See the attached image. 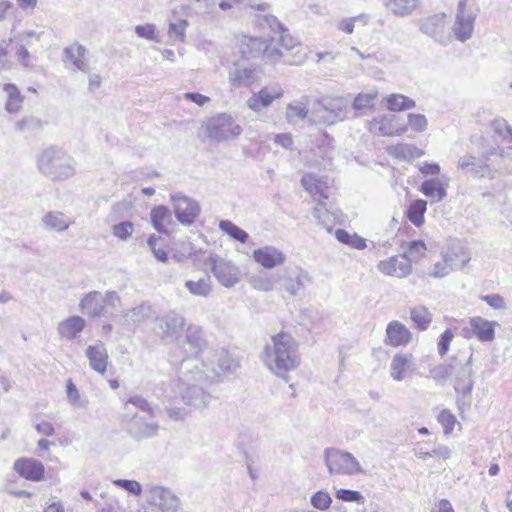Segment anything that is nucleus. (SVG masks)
Returning <instances> with one entry per match:
<instances>
[{"label": "nucleus", "instance_id": "1", "mask_svg": "<svg viewBox=\"0 0 512 512\" xmlns=\"http://www.w3.org/2000/svg\"><path fill=\"white\" fill-rule=\"evenodd\" d=\"M204 363L196 358H184L179 367L178 392L182 402L192 410L206 408L212 396L206 386L211 383L204 371Z\"/></svg>", "mask_w": 512, "mask_h": 512}, {"label": "nucleus", "instance_id": "2", "mask_svg": "<svg viewBox=\"0 0 512 512\" xmlns=\"http://www.w3.org/2000/svg\"><path fill=\"white\" fill-rule=\"evenodd\" d=\"M260 359L271 373L287 382L289 373L301 364L299 345L290 334L280 332L265 345Z\"/></svg>", "mask_w": 512, "mask_h": 512}, {"label": "nucleus", "instance_id": "3", "mask_svg": "<svg viewBox=\"0 0 512 512\" xmlns=\"http://www.w3.org/2000/svg\"><path fill=\"white\" fill-rule=\"evenodd\" d=\"M472 359L473 352L470 349L459 351L453 355L454 368L452 378L460 405L469 406L471 403L470 396L474 386Z\"/></svg>", "mask_w": 512, "mask_h": 512}, {"label": "nucleus", "instance_id": "4", "mask_svg": "<svg viewBox=\"0 0 512 512\" xmlns=\"http://www.w3.org/2000/svg\"><path fill=\"white\" fill-rule=\"evenodd\" d=\"M76 162L65 151L49 147L38 157V168L44 175L54 180L68 179L76 173Z\"/></svg>", "mask_w": 512, "mask_h": 512}, {"label": "nucleus", "instance_id": "5", "mask_svg": "<svg viewBox=\"0 0 512 512\" xmlns=\"http://www.w3.org/2000/svg\"><path fill=\"white\" fill-rule=\"evenodd\" d=\"M350 111L349 101L344 97H325L317 101L312 110L315 121L332 125L343 121Z\"/></svg>", "mask_w": 512, "mask_h": 512}, {"label": "nucleus", "instance_id": "6", "mask_svg": "<svg viewBox=\"0 0 512 512\" xmlns=\"http://www.w3.org/2000/svg\"><path fill=\"white\" fill-rule=\"evenodd\" d=\"M324 461L331 475L362 472L359 461L351 453L339 449L327 448L324 451Z\"/></svg>", "mask_w": 512, "mask_h": 512}, {"label": "nucleus", "instance_id": "7", "mask_svg": "<svg viewBox=\"0 0 512 512\" xmlns=\"http://www.w3.org/2000/svg\"><path fill=\"white\" fill-rule=\"evenodd\" d=\"M208 137L216 142L228 141L236 138L242 132V128L234 119L226 113L211 117L206 124Z\"/></svg>", "mask_w": 512, "mask_h": 512}, {"label": "nucleus", "instance_id": "8", "mask_svg": "<svg viewBox=\"0 0 512 512\" xmlns=\"http://www.w3.org/2000/svg\"><path fill=\"white\" fill-rule=\"evenodd\" d=\"M497 154V149H491L482 155L480 159L472 155H464L459 158L457 167L466 170L474 176L494 179L498 168L490 163V157Z\"/></svg>", "mask_w": 512, "mask_h": 512}, {"label": "nucleus", "instance_id": "9", "mask_svg": "<svg viewBox=\"0 0 512 512\" xmlns=\"http://www.w3.org/2000/svg\"><path fill=\"white\" fill-rule=\"evenodd\" d=\"M476 17L477 13L473 8L468 7L467 0H459L452 27L453 34L458 41L465 42L472 37Z\"/></svg>", "mask_w": 512, "mask_h": 512}, {"label": "nucleus", "instance_id": "10", "mask_svg": "<svg viewBox=\"0 0 512 512\" xmlns=\"http://www.w3.org/2000/svg\"><path fill=\"white\" fill-rule=\"evenodd\" d=\"M419 28L422 33L443 46L448 45L451 41L445 13H437L421 19Z\"/></svg>", "mask_w": 512, "mask_h": 512}, {"label": "nucleus", "instance_id": "11", "mask_svg": "<svg viewBox=\"0 0 512 512\" xmlns=\"http://www.w3.org/2000/svg\"><path fill=\"white\" fill-rule=\"evenodd\" d=\"M282 288L290 295L296 296L312 283V277L305 269L296 266L286 268L278 277Z\"/></svg>", "mask_w": 512, "mask_h": 512}, {"label": "nucleus", "instance_id": "12", "mask_svg": "<svg viewBox=\"0 0 512 512\" xmlns=\"http://www.w3.org/2000/svg\"><path fill=\"white\" fill-rule=\"evenodd\" d=\"M208 364L204 363V370L208 374V380L213 382L226 372H233L238 367V362L224 349L210 353Z\"/></svg>", "mask_w": 512, "mask_h": 512}, {"label": "nucleus", "instance_id": "13", "mask_svg": "<svg viewBox=\"0 0 512 512\" xmlns=\"http://www.w3.org/2000/svg\"><path fill=\"white\" fill-rule=\"evenodd\" d=\"M176 219L183 225H191L200 214V206L196 200L177 193L171 196Z\"/></svg>", "mask_w": 512, "mask_h": 512}, {"label": "nucleus", "instance_id": "14", "mask_svg": "<svg viewBox=\"0 0 512 512\" xmlns=\"http://www.w3.org/2000/svg\"><path fill=\"white\" fill-rule=\"evenodd\" d=\"M209 263L211 270L219 281L225 287H233L240 280V271L231 261L222 259L218 256H210Z\"/></svg>", "mask_w": 512, "mask_h": 512}, {"label": "nucleus", "instance_id": "15", "mask_svg": "<svg viewBox=\"0 0 512 512\" xmlns=\"http://www.w3.org/2000/svg\"><path fill=\"white\" fill-rule=\"evenodd\" d=\"M495 321H489L483 317L476 316L469 320V326L462 329L465 338L475 337L481 342H491L495 338Z\"/></svg>", "mask_w": 512, "mask_h": 512}, {"label": "nucleus", "instance_id": "16", "mask_svg": "<svg viewBox=\"0 0 512 512\" xmlns=\"http://www.w3.org/2000/svg\"><path fill=\"white\" fill-rule=\"evenodd\" d=\"M148 500L163 512H176L181 504L179 497L171 489L157 485L150 487Z\"/></svg>", "mask_w": 512, "mask_h": 512}, {"label": "nucleus", "instance_id": "17", "mask_svg": "<svg viewBox=\"0 0 512 512\" xmlns=\"http://www.w3.org/2000/svg\"><path fill=\"white\" fill-rule=\"evenodd\" d=\"M283 93V89L278 85L265 86L258 92L252 93V95L247 99L246 104L249 109L256 113H260L269 107L274 100L281 98Z\"/></svg>", "mask_w": 512, "mask_h": 512}, {"label": "nucleus", "instance_id": "18", "mask_svg": "<svg viewBox=\"0 0 512 512\" xmlns=\"http://www.w3.org/2000/svg\"><path fill=\"white\" fill-rule=\"evenodd\" d=\"M443 258L455 270L463 269L471 260L469 249L459 239H451L448 243Z\"/></svg>", "mask_w": 512, "mask_h": 512}, {"label": "nucleus", "instance_id": "19", "mask_svg": "<svg viewBox=\"0 0 512 512\" xmlns=\"http://www.w3.org/2000/svg\"><path fill=\"white\" fill-rule=\"evenodd\" d=\"M302 186L308 191L317 203L328 200L332 195V187L328 178H322L314 173H307L301 179Z\"/></svg>", "mask_w": 512, "mask_h": 512}, {"label": "nucleus", "instance_id": "20", "mask_svg": "<svg viewBox=\"0 0 512 512\" xmlns=\"http://www.w3.org/2000/svg\"><path fill=\"white\" fill-rule=\"evenodd\" d=\"M254 261L264 269H273L283 265L286 260V254L279 248L266 245L255 249L252 253Z\"/></svg>", "mask_w": 512, "mask_h": 512}, {"label": "nucleus", "instance_id": "21", "mask_svg": "<svg viewBox=\"0 0 512 512\" xmlns=\"http://www.w3.org/2000/svg\"><path fill=\"white\" fill-rule=\"evenodd\" d=\"M156 323L161 338L165 339L174 337L182 331L185 325V318L176 311H169L165 315L158 317Z\"/></svg>", "mask_w": 512, "mask_h": 512}, {"label": "nucleus", "instance_id": "22", "mask_svg": "<svg viewBox=\"0 0 512 512\" xmlns=\"http://www.w3.org/2000/svg\"><path fill=\"white\" fill-rule=\"evenodd\" d=\"M377 268L381 273L396 278H405L412 272V265L402 255L380 261Z\"/></svg>", "mask_w": 512, "mask_h": 512}, {"label": "nucleus", "instance_id": "23", "mask_svg": "<svg viewBox=\"0 0 512 512\" xmlns=\"http://www.w3.org/2000/svg\"><path fill=\"white\" fill-rule=\"evenodd\" d=\"M13 469L26 480L41 481L44 477L45 468L42 462L34 458L22 457L14 462Z\"/></svg>", "mask_w": 512, "mask_h": 512}, {"label": "nucleus", "instance_id": "24", "mask_svg": "<svg viewBox=\"0 0 512 512\" xmlns=\"http://www.w3.org/2000/svg\"><path fill=\"white\" fill-rule=\"evenodd\" d=\"M414 370V357L410 353H397L390 364V375L395 381L404 380Z\"/></svg>", "mask_w": 512, "mask_h": 512}, {"label": "nucleus", "instance_id": "25", "mask_svg": "<svg viewBox=\"0 0 512 512\" xmlns=\"http://www.w3.org/2000/svg\"><path fill=\"white\" fill-rule=\"evenodd\" d=\"M412 334L409 329L399 321H392L387 325L385 343L398 347L410 343Z\"/></svg>", "mask_w": 512, "mask_h": 512}, {"label": "nucleus", "instance_id": "26", "mask_svg": "<svg viewBox=\"0 0 512 512\" xmlns=\"http://www.w3.org/2000/svg\"><path fill=\"white\" fill-rule=\"evenodd\" d=\"M158 424L147 421L145 417L134 414L128 423V432L136 439H143L155 435L158 431Z\"/></svg>", "mask_w": 512, "mask_h": 512}, {"label": "nucleus", "instance_id": "27", "mask_svg": "<svg viewBox=\"0 0 512 512\" xmlns=\"http://www.w3.org/2000/svg\"><path fill=\"white\" fill-rule=\"evenodd\" d=\"M86 53L87 50L83 45L74 43L64 49L63 60L64 62H70L74 70L88 73L90 66L86 59Z\"/></svg>", "mask_w": 512, "mask_h": 512}, {"label": "nucleus", "instance_id": "28", "mask_svg": "<svg viewBox=\"0 0 512 512\" xmlns=\"http://www.w3.org/2000/svg\"><path fill=\"white\" fill-rule=\"evenodd\" d=\"M185 343L188 345L186 350L198 359L197 356L207 347L203 329L198 325H189L185 333Z\"/></svg>", "mask_w": 512, "mask_h": 512}, {"label": "nucleus", "instance_id": "29", "mask_svg": "<svg viewBox=\"0 0 512 512\" xmlns=\"http://www.w3.org/2000/svg\"><path fill=\"white\" fill-rule=\"evenodd\" d=\"M150 219L153 228L162 234H168L169 227L173 224L172 213L164 205H158L151 209Z\"/></svg>", "mask_w": 512, "mask_h": 512}, {"label": "nucleus", "instance_id": "30", "mask_svg": "<svg viewBox=\"0 0 512 512\" xmlns=\"http://www.w3.org/2000/svg\"><path fill=\"white\" fill-rule=\"evenodd\" d=\"M80 309L83 313L91 317H99L104 314L103 295L98 291H92L86 294L80 301Z\"/></svg>", "mask_w": 512, "mask_h": 512}, {"label": "nucleus", "instance_id": "31", "mask_svg": "<svg viewBox=\"0 0 512 512\" xmlns=\"http://www.w3.org/2000/svg\"><path fill=\"white\" fill-rule=\"evenodd\" d=\"M228 78L234 88L249 87L257 81V74L252 67L236 66L229 72Z\"/></svg>", "mask_w": 512, "mask_h": 512}, {"label": "nucleus", "instance_id": "32", "mask_svg": "<svg viewBox=\"0 0 512 512\" xmlns=\"http://www.w3.org/2000/svg\"><path fill=\"white\" fill-rule=\"evenodd\" d=\"M372 129L377 130L383 136H400L407 131L405 126H397V117L393 114L383 115L378 119H374Z\"/></svg>", "mask_w": 512, "mask_h": 512}, {"label": "nucleus", "instance_id": "33", "mask_svg": "<svg viewBox=\"0 0 512 512\" xmlns=\"http://www.w3.org/2000/svg\"><path fill=\"white\" fill-rule=\"evenodd\" d=\"M85 354L93 370L100 374H104L106 372L108 354L103 344L89 345L86 348Z\"/></svg>", "mask_w": 512, "mask_h": 512}, {"label": "nucleus", "instance_id": "34", "mask_svg": "<svg viewBox=\"0 0 512 512\" xmlns=\"http://www.w3.org/2000/svg\"><path fill=\"white\" fill-rule=\"evenodd\" d=\"M86 321L80 316H71L58 325V333L61 337L72 340L85 328Z\"/></svg>", "mask_w": 512, "mask_h": 512}, {"label": "nucleus", "instance_id": "35", "mask_svg": "<svg viewBox=\"0 0 512 512\" xmlns=\"http://www.w3.org/2000/svg\"><path fill=\"white\" fill-rule=\"evenodd\" d=\"M388 12L396 17L410 16L418 6V0H381Z\"/></svg>", "mask_w": 512, "mask_h": 512}, {"label": "nucleus", "instance_id": "36", "mask_svg": "<svg viewBox=\"0 0 512 512\" xmlns=\"http://www.w3.org/2000/svg\"><path fill=\"white\" fill-rule=\"evenodd\" d=\"M267 49V41L259 37H245L240 45V52L246 58H256Z\"/></svg>", "mask_w": 512, "mask_h": 512}, {"label": "nucleus", "instance_id": "37", "mask_svg": "<svg viewBox=\"0 0 512 512\" xmlns=\"http://www.w3.org/2000/svg\"><path fill=\"white\" fill-rule=\"evenodd\" d=\"M42 224L47 230L63 232L69 228L71 221L60 211H49L43 215Z\"/></svg>", "mask_w": 512, "mask_h": 512}, {"label": "nucleus", "instance_id": "38", "mask_svg": "<svg viewBox=\"0 0 512 512\" xmlns=\"http://www.w3.org/2000/svg\"><path fill=\"white\" fill-rule=\"evenodd\" d=\"M420 191L435 202H440L447 196L446 188L438 178L425 180Z\"/></svg>", "mask_w": 512, "mask_h": 512}, {"label": "nucleus", "instance_id": "39", "mask_svg": "<svg viewBox=\"0 0 512 512\" xmlns=\"http://www.w3.org/2000/svg\"><path fill=\"white\" fill-rule=\"evenodd\" d=\"M309 109L307 102L303 99L293 101L287 105L285 118L290 124H298L306 119Z\"/></svg>", "mask_w": 512, "mask_h": 512}, {"label": "nucleus", "instance_id": "40", "mask_svg": "<svg viewBox=\"0 0 512 512\" xmlns=\"http://www.w3.org/2000/svg\"><path fill=\"white\" fill-rule=\"evenodd\" d=\"M313 216L328 231L332 229L338 220V215L328 209L326 202L320 200L314 208Z\"/></svg>", "mask_w": 512, "mask_h": 512}, {"label": "nucleus", "instance_id": "41", "mask_svg": "<svg viewBox=\"0 0 512 512\" xmlns=\"http://www.w3.org/2000/svg\"><path fill=\"white\" fill-rule=\"evenodd\" d=\"M185 288L194 296L208 297L212 291V281L208 274H204L197 280H187Z\"/></svg>", "mask_w": 512, "mask_h": 512}, {"label": "nucleus", "instance_id": "42", "mask_svg": "<svg viewBox=\"0 0 512 512\" xmlns=\"http://www.w3.org/2000/svg\"><path fill=\"white\" fill-rule=\"evenodd\" d=\"M3 91L7 97L5 110L8 113H17L21 109L24 100L20 90L15 84L7 83L3 86Z\"/></svg>", "mask_w": 512, "mask_h": 512}, {"label": "nucleus", "instance_id": "43", "mask_svg": "<svg viewBox=\"0 0 512 512\" xmlns=\"http://www.w3.org/2000/svg\"><path fill=\"white\" fill-rule=\"evenodd\" d=\"M416 106V102L402 94H391L386 98V107L390 111H404L412 109Z\"/></svg>", "mask_w": 512, "mask_h": 512}, {"label": "nucleus", "instance_id": "44", "mask_svg": "<svg viewBox=\"0 0 512 512\" xmlns=\"http://www.w3.org/2000/svg\"><path fill=\"white\" fill-rule=\"evenodd\" d=\"M427 251L426 244L422 240H413L406 244V248L402 254L406 258L410 265L413 262H418L422 259Z\"/></svg>", "mask_w": 512, "mask_h": 512}, {"label": "nucleus", "instance_id": "45", "mask_svg": "<svg viewBox=\"0 0 512 512\" xmlns=\"http://www.w3.org/2000/svg\"><path fill=\"white\" fill-rule=\"evenodd\" d=\"M427 202L422 199L412 202L407 210V218L417 227L424 223Z\"/></svg>", "mask_w": 512, "mask_h": 512}, {"label": "nucleus", "instance_id": "46", "mask_svg": "<svg viewBox=\"0 0 512 512\" xmlns=\"http://www.w3.org/2000/svg\"><path fill=\"white\" fill-rule=\"evenodd\" d=\"M336 239L352 248L363 250L366 248V240L357 234H350L344 229H338L335 232Z\"/></svg>", "mask_w": 512, "mask_h": 512}, {"label": "nucleus", "instance_id": "47", "mask_svg": "<svg viewBox=\"0 0 512 512\" xmlns=\"http://www.w3.org/2000/svg\"><path fill=\"white\" fill-rule=\"evenodd\" d=\"M219 228L231 238L241 243H246L249 239V234L245 230L241 229L229 220H221Z\"/></svg>", "mask_w": 512, "mask_h": 512}, {"label": "nucleus", "instance_id": "48", "mask_svg": "<svg viewBox=\"0 0 512 512\" xmlns=\"http://www.w3.org/2000/svg\"><path fill=\"white\" fill-rule=\"evenodd\" d=\"M151 307L139 305L125 312V318L128 323L139 324L151 316Z\"/></svg>", "mask_w": 512, "mask_h": 512}, {"label": "nucleus", "instance_id": "49", "mask_svg": "<svg viewBox=\"0 0 512 512\" xmlns=\"http://www.w3.org/2000/svg\"><path fill=\"white\" fill-rule=\"evenodd\" d=\"M411 319L420 330H425L431 323L432 316L426 307L417 306L411 309Z\"/></svg>", "mask_w": 512, "mask_h": 512}, {"label": "nucleus", "instance_id": "50", "mask_svg": "<svg viewBox=\"0 0 512 512\" xmlns=\"http://www.w3.org/2000/svg\"><path fill=\"white\" fill-rule=\"evenodd\" d=\"M390 153L399 158H419L424 151L412 144H399L390 148Z\"/></svg>", "mask_w": 512, "mask_h": 512}, {"label": "nucleus", "instance_id": "51", "mask_svg": "<svg viewBox=\"0 0 512 512\" xmlns=\"http://www.w3.org/2000/svg\"><path fill=\"white\" fill-rule=\"evenodd\" d=\"M491 129L502 141L512 142V128L503 118L494 119L491 124Z\"/></svg>", "mask_w": 512, "mask_h": 512}, {"label": "nucleus", "instance_id": "52", "mask_svg": "<svg viewBox=\"0 0 512 512\" xmlns=\"http://www.w3.org/2000/svg\"><path fill=\"white\" fill-rule=\"evenodd\" d=\"M188 25L189 23L185 19H178L175 22H170L168 28L169 38L174 42L183 43L185 41V31Z\"/></svg>", "mask_w": 512, "mask_h": 512}, {"label": "nucleus", "instance_id": "53", "mask_svg": "<svg viewBox=\"0 0 512 512\" xmlns=\"http://www.w3.org/2000/svg\"><path fill=\"white\" fill-rule=\"evenodd\" d=\"M250 285L262 292H269L274 289V280L268 274H260L250 277L249 279Z\"/></svg>", "mask_w": 512, "mask_h": 512}, {"label": "nucleus", "instance_id": "54", "mask_svg": "<svg viewBox=\"0 0 512 512\" xmlns=\"http://www.w3.org/2000/svg\"><path fill=\"white\" fill-rule=\"evenodd\" d=\"M454 368L453 356L449 359L448 363L438 365L430 370L431 377L437 381L445 380L452 377Z\"/></svg>", "mask_w": 512, "mask_h": 512}, {"label": "nucleus", "instance_id": "55", "mask_svg": "<svg viewBox=\"0 0 512 512\" xmlns=\"http://www.w3.org/2000/svg\"><path fill=\"white\" fill-rule=\"evenodd\" d=\"M450 453V449L445 445H439L432 449L431 451H425L422 448H418L415 450L416 456L422 459H426L427 457L447 459L449 458Z\"/></svg>", "mask_w": 512, "mask_h": 512}, {"label": "nucleus", "instance_id": "56", "mask_svg": "<svg viewBox=\"0 0 512 512\" xmlns=\"http://www.w3.org/2000/svg\"><path fill=\"white\" fill-rule=\"evenodd\" d=\"M134 225L130 221H122L113 225L112 234L122 241H126L133 233Z\"/></svg>", "mask_w": 512, "mask_h": 512}, {"label": "nucleus", "instance_id": "57", "mask_svg": "<svg viewBox=\"0 0 512 512\" xmlns=\"http://www.w3.org/2000/svg\"><path fill=\"white\" fill-rule=\"evenodd\" d=\"M161 240V237H158L156 235L149 236L147 240V244L154 255V257L163 263H166L168 261V255L165 249L158 246V242Z\"/></svg>", "mask_w": 512, "mask_h": 512}, {"label": "nucleus", "instance_id": "58", "mask_svg": "<svg viewBox=\"0 0 512 512\" xmlns=\"http://www.w3.org/2000/svg\"><path fill=\"white\" fill-rule=\"evenodd\" d=\"M332 503V499L327 491H317L311 497V505L318 510H327Z\"/></svg>", "mask_w": 512, "mask_h": 512}, {"label": "nucleus", "instance_id": "59", "mask_svg": "<svg viewBox=\"0 0 512 512\" xmlns=\"http://www.w3.org/2000/svg\"><path fill=\"white\" fill-rule=\"evenodd\" d=\"M135 33L140 38L155 41L157 43L161 42V39L158 37L156 32V26L154 24L137 25L135 27Z\"/></svg>", "mask_w": 512, "mask_h": 512}, {"label": "nucleus", "instance_id": "60", "mask_svg": "<svg viewBox=\"0 0 512 512\" xmlns=\"http://www.w3.org/2000/svg\"><path fill=\"white\" fill-rule=\"evenodd\" d=\"M66 391L67 399L71 405L77 408H84L86 406V402L80 398L79 391L71 379L67 381Z\"/></svg>", "mask_w": 512, "mask_h": 512}, {"label": "nucleus", "instance_id": "61", "mask_svg": "<svg viewBox=\"0 0 512 512\" xmlns=\"http://www.w3.org/2000/svg\"><path fill=\"white\" fill-rule=\"evenodd\" d=\"M126 409H129V406H134L135 408L141 410L142 412L147 413L149 417L154 415L153 409L151 408L148 401L141 396H133L130 397L125 403Z\"/></svg>", "mask_w": 512, "mask_h": 512}, {"label": "nucleus", "instance_id": "62", "mask_svg": "<svg viewBox=\"0 0 512 512\" xmlns=\"http://www.w3.org/2000/svg\"><path fill=\"white\" fill-rule=\"evenodd\" d=\"M113 484L126 490L134 496H139L142 493V486L136 480L116 479L113 481Z\"/></svg>", "mask_w": 512, "mask_h": 512}, {"label": "nucleus", "instance_id": "63", "mask_svg": "<svg viewBox=\"0 0 512 512\" xmlns=\"http://www.w3.org/2000/svg\"><path fill=\"white\" fill-rule=\"evenodd\" d=\"M335 496L338 500L344 502L363 503L364 501V496L359 491L350 489H339L336 491Z\"/></svg>", "mask_w": 512, "mask_h": 512}, {"label": "nucleus", "instance_id": "64", "mask_svg": "<svg viewBox=\"0 0 512 512\" xmlns=\"http://www.w3.org/2000/svg\"><path fill=\"white\" fill-rule=\"evenodd\" d=\"M480 300L485 302L494 310H506L507 304L505 299L499 294H488L480 296Z\"/></svg>", "mask_w": 512, "mask_h": 512}]
</instances>
